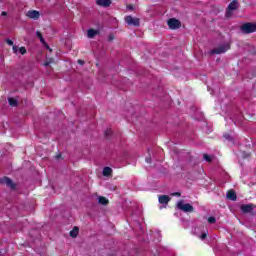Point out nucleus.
Segmentation results:
<instances>
[{
  "label": "nucleus",
  "instance_id": "nucleus-8",
  "mask_svg": "<svg viewBox=\"0 0 256 256\" xmlns=\"http://www.w3.org/2000/svg\"><path fill=\"white\" fill-rule=\"evenodd\" d=\"M125 22L127 25H132L133 27H139L141 25L139 18H133V16H126Z\"/></svg>",
  "mask_w": 256,
  "mask_h": 256
},
{
  "label": "nucleus",
  "instance_id": "nucleus-4",
  "mask_svg": "<svg viewBox=\"0 0 256 256\" xmlns=\"http://www.w3.org/2000/svg\"><path fill=\"white\" fill-rule=\"evenodd\" d=\"M177 209L184 211V213H193V206L191 204H185L183 200L177 203Z\"/></svg>",
  "mask_w": 256,
  "mask_h": 256
},
{
  "label": "nucleus",
  "instance_id": "nucleus-17",
  "mask_svg": "<svg viewBox=\"0 0 256 256\" xmlns=\"http://www.w3.org/2000/svg\"><path fill=\"white\" fill-rule=\"evenodd\" d=\"M8 103L10 107H17L19 105V102L15 98H8Z\"/></svg>",
  "mask_w": 256,
  "mask_h": 256
},
{
  "label": "nucleus",
  "instance_id": "nucleus-2",
  "mask_svg": "<svg viewBox=\"0 0 256 256\" xmlns=\"http://www.w3.org/2000/svg\"><path fill=\"white\" fill-rule=\"evenodd\" d=\"M230 49L231 46L229 44H223L217 48L212 49L210 51V55H221V53H226V51H229Z\"/></svg>",
  "mask_w": 256,
  "mask_h": 256
},
{
  "label": "nucleus",
  "instance_id": "nucleus-10",
  "mask_svg": "<svg viewBox=\"0 0 256 256\" xmlns=\"http://www.w3.org/2000/svg\"><path fill=\"white\" fill-rule=\"evenodd\" d=\"M226 197L229 201H237V193H235V190H229Z\"/></svg>",
  "mask_w": 256,
  "mask_h": 256
},
{
  "label": "nucleus",
  "instance_id": "nucleus-19",
  "mask_svg": "<svg viewBox=\"0 0 256 256\" xmlns=\"http://www.w3.org/2000/svg\"><path fill=\"white\" fill-rule=\"evenodd\" d=\"M203 159H204V161H207L208 163H211V161H213V158L211 156H209L208 154H204Z\"/></svg>",
  "mask_w": 256,
  "mask_h": 256
},
{
  "label": "nucleus",
  "instance_id": "nucleus-5",
  "mask_svg": "<svg viewBox=\"0 0 256 256\" xmlns=\"http://www.w3.org/2000/svg\"><path fill=\"white\" fill-rule=\"evenodd\" d=\"M240 211L245 215L249 213L250 215H255V205L254 204H242L240 206Z\"/></svg>",
  "mask_w": 256,
  "mask_h": 256
},
{
  "label": "nucleus",
  "instance_id": "nucleus-29",
  "mask_svg": "<svg viewBox=\"0 0 256 256\" xmlns=\"http://www.w3.org/2000/svg\"><path fill=\"white\" fill-rule=\"evenodd\" d=\"M78 65H85V61L84 60H78Z\"/></svg>",
  "mask_w": 256,
  "mask_h": 256
},
{
  "label": "nucleus",
  "instance_id": "nucleus-24",
  "mask_svg": "<svg viewBox=\"0 0 256 256\" xmlns=\"http://www.w3.org/2000/svg\"><path fill=\"white\" fill-rule=\"evenodd\" d=\"M173 197L177 196V197H181V193L180 192H174L171 194Z\"/></svg>",
  "mask_w": 256,
  "mask_h": 256
},
{
  "label": "nucleus",
  "instance_id": "nucleus-26",
  "mask_svg": "<svg viewBox=\"0 0 256 256\" xmlns=\"http://www.w3.org/2000/svg\"><path fill=\"white\" fill-rule=\"evenodd\" d=\"M12 49H13L14 53H17V51H19V47L15 46V45L12 47Z\"/></svg>",
  "mask_w": 256,
  "mask_h": 256
},
{
  "label": "nucleus",
  "instance_id": "nucleus-18",
  "mask_svg": "<svg viewBox=\"0 0 256 256\" xmlns=\"http://www.w3.org/2000/svg\"><path fill=\"white\" fill-rule=\"evenodd\" d=\"M36 37H38V39H40V43H42V45H47V42H45V38H43V34H41V32L37 31Z\"/></svg>",
  "mask_w": 256,
  "mask_h": 256
},
{
  "label": "nucleus",
  "instance_id": "nucleus-31",
  "mask_svg": "<svg viewBox=\"0 0 256 256\" xmlns=\"http://www.w3.org/2000/svg\"><path fill=\"white\" fill-rule=\"evenodd\" d=\"M113 39H115V38L113 37V35H109L108 41H113Z\"/></svg>",
  "mask_w": 256,
  "mask_h": 256
},
{
  "label": "nucleus",
  "instance_id": "nucleus-21",
  "mask_svg": "<svg viewBox=\"0 0 256 256\" xmlns=\"http://www.w3.org/2000/svg\"><path fill=\"white\" fill-rule=\"evenodd\" d=\"M217 219H215V217L211 216L208 218V223H210V225H213V223H216Z\"/></svg>",
  "mask_w": 256,
  "mask_h": 256
},
{
  "label": "nucleus",
  "instance_id": "nucleus-22",
  "mask_svg": "<svg viewBox=\"0 0 256 256\" xmlns=\"http://www.w3.org/2000/svg\"><path fill=\"white\" fill-rule=\"evenodd\" d=\"M18 51L21 55H25V53H27V49L25 47H20Z\"/></svg>",
  "mask_w": 256,
  "mask_h": 256
},
{
  "label": "nucleus",
  "instance_id": "nucleus-25",
  "mask_svg": "<svg viewBox=\"0 0 256 256\" xmlns=\"http://www.w3.org/2000/svg\"><path fill=\"white\" fill-rule=\"evenodd\" d=\"M7 45L13 46V42L11 39H6Z\"/></svg>",
  "mask_w": 256,
  "mask_h": 256
},
{
  "label": "nucleus",
  "instance_id": "nucleus-1",
  "mask_svg": "<svg viewBox=\"0 0 256 256\" xmlns=\"http://www.w3.org/2000/svg\"><path fill=\"white\" fill-rule=\"evenodd\" d=\"M239 9V1L233 0L232 2L229 3L225 17L229 18L233 15V11H237Z\"/></svg>",
  "mask_w": 256,
  "mask_h": 256
},
{
  "label": "nucleus",
  "instance_id": "nucleus-11",
  "mask_svg": "<svg viewBox=\"0 0 256 256\" xmlns=\"http://www.w3.org/2000/svg\"><path fill=\"white\" fill-rule=\"evenodd\" d=\"M158 201L161 205H167V203L171 201V198L168 195H161L159 196Z\"/></svg>",
  "mask_w": 256,
  "mask_h": 256
},
{
  "label": "nucleus",
  "instance_id": "nucleus-12",
  "mask_svg": "<svg viewBox=\"0 0 256 256\" xmlns=\"http://www.w3.org/2000/svg\"><path fill=\"white\" fill-rule=\"evenodd\" d=\"M96 5H99V7H110L111 0H96Z\"/></svg>",
  "mask_w": 256,
  "mask_h": 256
},
{
  "label": "nucleus",
  "instance_id": "nucleus-32",
  "mask_svg": "<svg viewBox=\"0 0 256 256\" xmlns=\"http://www.w3.org/2000/svg\"><path fill=\"white\" fill-rule=\"evenodd\" d=\"M127 9H129L130 11H133V5L127 6Z\"/></svg>",
  "mask_w": 256,
  "mask_h": 256
},
{
  "label": "nucleus",
  "instance_id": "nucleus-16",
  "mask_svg": "<svg viewBox=\"0 0 256 256\" xmlns=\"http://www.w3.org/2000/svg\"><path fill=\"white\" fill-rule=\"evenodd\" d=\"M111 173H113V169H111V167H104L103 172H102L104 177H109V175H111Z\"/></svg>",
  "mask_w": 256,
  "mask_h": 256
},
{
  "label": "nucleus",
  "instance_id": "nucleus-35",
  "mask_svg": "<svg viewBox=\"0 0 256 256\" xmlns=\"http://www.w3.org/2000/svg\"><path fill=\"white\" fill-rule=\"evenodd\" d=\"M48 61H51V63H53V58H49V60Z\"/></svg>",
  "mask_w": 256,
  "mask_h": 256
},
{
  "label": "nucleus",
  "instance_id": "nucleus-23",
  "mask_svg": "<svg viewBox=\"0 0 256 256\" xmlns=\"http://www.w3.org/2000/svg\"><path fill=\"white\" fill-rule=\"evenodd\" d=\"M224 139H227V141H233V138L229 134H224Z\"/></svg>",
  "mask_w": 256,
  "mask_h": 256
},
{
  "label": "nucleus",
  "instance_id": "nucleus-9",
  "mask_svg": "<svg viewBox=\"0 0 256 256\" xmlns=\"http://www.w3.org/2000/svg\"><path fill=\"white\" fill-rule=\"evenodd\" d=\"M26 16L29 17V19H34V21H37V19L41 17V13H39L37 10H29L26 13Z\"/></svg>",
  "mask_w": 256,
  "mask_h": 256
},
{
  "label": "nucleus",
  "instance_id": "nucleus-13",
  "mask_svg": "<svg viewBox=\"0 0 256 256\" xmlns=\"http://www.w3.org/2000/svg\"><path fill=\"white\" fill-rule=\"evenodd\" d=\"M95 35H99V30L89 29V30L87 31V37H88V39H93V37H95Z\"/></svg>",
  "mask_w": 256,
  "mask_h": 256
},
{
  "label": "nucleus",
  "instance_id": "nucleus-15",
  "mask_svg": "<svg viewBox=\"0 0 256 256\" xmlns=\"http://www.w3.org/2000/svg\"><path fill=\"white\" fill-rule=\"evenodd\" d=\"M98 203L100 205H109V200L104 196H99L98 197Z\"/></svg>",
  "mask_w": 256,
  "mask_h": 256
},
{
  "label": "nucleus",
  "instance_id": "nucleus-27",
  "mask_svg": "<svg viewBox=\"0 0 256 256\" xmlns=\"http://www.w3.org/2000/svg\"><path fill=\"white\" fill-rule=\"evenodd\" d=\"M49 65H51V61H46V62L44 63V67H49Z\"/></svg>",
  "mask_w": 256,
  "mask_h": 256
},
{
  "label": "nucleus",
  "instance_id": "nucleus-6",
  "mask_svg": "<svg viewBox=\"0 0 256 256\" xmlns=\"http://www.w3.org/2000/svg\"><path fill=\"white\" fill-rule=\"evenodd\" d=\"M167 25L169 29H172V30L181 29V21L176 18L168 19Z\"/></svg>",
  "mask_w": 256,
  "mask_h": 256
},
{
  "label": "nucleus",
  "instance_id": "nucleus-7",
  "mask_svg": "<svg viewBox=\"0 0 256 256\" xmlns=\"http://www.w3.org/2000/svg\"><path fill=\"white\" fill-rule=\"evenodd\" d=\"M0 183L2 184V185H6L7 187H10V189L12 190V191H15V189H16V185H15V183H13V180H11L9 177H3V178H0Z\"/></svg>",
  "mask_w": 256,
  "mask_h": 256
},
{
  "label": "nucleus",
  "instance_id": "nucleus-28",
  "mask_svg": "<svg viewBox=\"0 0 256 256\" xmlns=\"http://www.w3.org/2000/svg\"><path fill=\"white\" fill-rule=\"evenodd\" d=\"M201 239H207V234L206 233H202V235L200 236Z\"/></svg>",
  "mask_w": 256,
  "mask_h": 256
},
{
  "label": "nucleus",
  "instance_id": "nucleus-33",
  "mask_svg": "<svg viewBox=\"0 0 256 256\" xmlns=\"http://www.w3.org/2000/svg\"><path fill=\"white\" fill-rule=\"evenodd\" d=\"M55 159H57V160L61 159V154H57V155L55 156Z\"/></svg>",
  "mask_w": 256,
  "mask_h": 256
},
{
  "label": "nucleus",
  "instance_id": "nucleus-3",
  "mask_svg": "<svg viewBox=\"0 0 256 256\" xmlns=\"http://www.w3.org/2000/svg\"><path fill=\"white\" fill-rule=\"evenodd\" d=\"M242 33H245L246 35H249V33H255L256 31V24H253L251 22L245 23L241 26Z\"/></svg>",
  "mask_w": 256,
  "mask_h": 256
},
{
  "label": "nucleus",
  "instance_id": "nucleus-30",
  "mask_svg": "<svg viewBox=\"0 0 256 256\" xmlns=\"http://www.w3.org/2000/svg\"><path fill=\"white\" fill-rule=\"evenodd\" d=\"M146 163H151V156L146 157Z\"/></svg>",
  "mask_w": 256,
  "mask_h": 256
},
{
  "label": "nucleus",
  "instance_id": "nucleus-20",
  "mask_svg": "<svg viewBox=\"0 0 256 256\" xmlns=\"http://www.w3.org/2000/svg\"><path fill=\"white\" fill-rule=\"evenodd\" d=\"M104 135H105V137H111V135H113V130L107 129V130L104 132Z\"/></svg>",
  "mask_w": 256,
  "mask_h": 256
},
{
  "label": "nucleus",
  "instance_id": "nucleus-14",
  "mask_svg": "<svg viewBox=\"0 0 256 256\" xmlns=\"http://www.w3.org/2000/svg\"><path fill=\"white\" fill-rule=\"evenodd\" d=\"M79 235V227L75 226L71 231H70V237L72 239H76V237Z\"/></svg>",
  "mask_w": 256,
  "mask_h": 256
},
{
  "label": "nucleus",
  "instance_id": "nucleus-34",
  "mask_svg": "<svg viewBox=\"0 0 256 256\" xmlns=\"http://www.w3.org/2000/svg\"><path fill=\"white\" fill-rule=\"evenodd\" d=\"M3 17L7 16V12H2L1 14Z\"/></svg>",
  "mask_w": 256,
  "mask_h": 256
}]
</instances>
